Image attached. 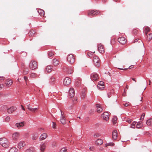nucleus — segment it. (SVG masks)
Wrapping results in <instances>:
<instances>
[{"label":"nucleus","instance_id":"21","mask_svg":"<svg viewBox=\"0 0 152 152\" xmlns=\"http://www.w3.org/2000/svg\"><path fill=\"white\" fill-rule=\"evenodd\" d=\"M112 138L113 140H115L116 139L117 137V131L116 130H114L112 132Z\"/></svg>","mask_w":152,"mask_h":152},{"label":"nucleus","instance_id":"15","mask_svg":"<svg viewBox=\"0 0 152 152\" xmlns=\"http://www.w3.org/2000/svg\"><path fill=\"white\" fill-rule=\"evenodd\" d=\"M109 114L106 112L104 113L102 115V117L103 119L106 121H107L109 118Z\"/></svg>","mask_w":152,"mask_h":152},{"label":"nucleus","instance_id":"37","mask_svg":"<svg viewBox=\"0 0 152 152\" xmlns=\"http://www.w3.org/2000/svg\"><path fill=\"white\" fill-rule=\"evenodd\" d=\"M38 12L41 16H42L44 15V12L43 10H40L38 11Z\"/></svg>","mask_w":152,"mask_h":152},{"label":"nucleus","instance_id":"2","mask_svg":"<svg viewBox=\"0 0 152 152\" xmlns=\"http://www.w3.org/2000/svg\"><path fill=\"white\" fill-rule=\"evenodd\" d=\"M93 61L94 65L97 67H99L100 65V62L99 58L97 56L93 57Z\"/></svg>","mask_w":152,"mask_h":152},{"label":"nucleus","instance_id":"8","mask_svg":"<svg viewBox=\"0 0 152 152\" xmlns=\"http://www.w3.org/2000/svg\"><path fill=\"white\" fill-rule=\"evenodd\" d=\"M118 41L121 44L124 45L125 44L127 41L126 39L124 37H120L118 39Z\"/></svg>","mask_w":152,"mask_h":152},{"label":"nucleus","instance_id":"53","mask_svg":"<svg viewBox=\"0 0 152 152\" xmlns=\"http://www.w3.org/2000/svg\"><path fill=\"white\" fill-rule=\"evenodd\" d=\"M56 145V142H53L52 144V146H55Z\"/></svg>","mask_w":152,"mask_h":152},{"label":"nucleus","instance_id":"13","mask_svg":"<svg viewBox=\"0 0 152 152\" xmlns=\"http://www.w3.org/2000/svg\"><path fill=\"white\" fill-rule=\"evenodd\" d=\"M98 49L99 53H104V49L103 46L101 43L98 45Z\"/></svg>","mask_w":152,"mask_h":152},{"label":"nucleus","instance_id":"41","mask_svg":"<svg viewBox=\"0 0 152 152\" xmlns=\"http://www.w3.org/2000/svg\"><path fill=\"white\" fill-rule=\"evenodd\" d=\"M52 127L54 129H56V123L54 122H52Z\"/></svg>","mask_w":152,"mask_h":152},{"label":"nucleus","instance_id":"31","mask_svg":"<svg viewBox=\"0 0 152 152\" xmlns=\"http://www.w3.org/2000/svg\"><path fill=\"white\" fill-rule=\"evenodd\" d=\"M152 38V34H149L148 35H147V39L148 41H150L151 39Z\"/></svg>","mask_w":152,"mask_h":152},{"label":"nucleus","instance_id":"38","mask_svg":"<svg viewBox=\"0 0 152 152\" xmlns=\"http://www.w3.org/2000/svg\"><path fill=\"white\" fill-rule=\"evenodd\" d=\"M117 118L116 117H114L113 119V122L114 124H115L116 123V120Z\"/></svg>","mask_w":152,"mask_h":152},{"label":"nucleus","instance_id":"45","mask_svg":"<svg viewBox=\"0 0 152 152\" xmlns=\"http://www.w3.org/2000/svg\"><path fill=\"white\" fill-rule=\"evenodd\" d=\"M100 136V134L98 133H95L94 135V137H98Z\"/></svg>","mask_w":152,"mask_h":152},{"label":"nucleus","instance_id":"14","mask_svg":"<svg viewBox=\"0 0 152 152\" xmlns=\"http://www.w3.org/2000/svg\"><path fill=\"white\" fill-rule=\"evenodd\" d=\"M75 95V91L73 88H71L69 91L68 96L70 98H72Z\"/></svg>","mask_w":152,"mask_h":152},{"label":"nucleus","instance_id":"6","mask_svg":"<svg viewBox=\"0 0 152 152\" xmlns=\"http://www.w3.org/2000/svg\"><path fill=\"white\" fill-rule=\"evenodd\" d=\"M61 112V116L60 118V121L63 124H64L66 123V120L65 116L64 115V113L62 112L60 110Z\"/></svg>","mask_w":152,"mask_h":152},{"label":"nucleus","instance_id":"19","mask_svg":"<svg viewBox=\"0 0 152 152\" xmlns=\"http://www.w3.org/2000/svg\"><path fill=\"white\" fill-rule=\"evenodd\" d=\"M26 145L24 141H20L18 144V147L19 149H21Z\"/></svg>","mask_w":152,"mask_h":152},{"label":"nucleus","instance_id":"57","mask_svg":"<svg viewBox=\"0 0 152 152\" xmlns=\"http://www.w3.org/2000/svg\"><path fill=\"white\" fill-rule=\"evenodd\" d=\"M4 87V86L3 85H1V84H0V89L3 88Z\"/></svg>","mask_w":152,"mask_h":152},{"label":"nucleus","instance_id":"33","mask_svg":"<svg viewBox=\"0 0 152 152\" xmlns=\"http://www.w3.org/2000/svg\"><path fill=\"white\" fill-rule=\"evenodd\" d=\"M38 109H39L38 107L35 108H31V110H30V111H31V112H32L34 113V112H35L37 111Z\"/></svg>","mask_w":152,"mask_h":152},{"label":"nucleus","instance_id":"5","mask_svg":"<svg viewBox=\"0 0 152 152\" xmlns=\"http://www.w3.org/2000/svg\"><path fill=\"white\" fill-rule=\"evenodd\" d=\"M67 60L69 63H73L75 61V58L73 55L71 54H69L67 56Z\"/></svg>","mask_w":152,"mask_h":152},{"label":"nucleus","instance_id":"42","mask_svg":"<svg viewBox=\"0 0 152 152\" xmlns=\"http://www.w3.org/2000/svg\"><path fill=\"white\" fill-rule=\"evenodd\" d=\"M54 54L53 52L50 51V52H49V53H48V56L50 57L52 56H53L54 55Z\"/></svg>","mask_w":152,"mask_h":152},{"label":"nucleus","instance_id":"52","mask_svg":"<svg viewBox=\"0 0 152 152\" xmlns=\"http://www.w3.org/2000/svg\"><path fill=\"white\" fill-rule=\"evenodd\" d=\"M91 53H92V52H91L90 53H88V56L91 57V56L92 55V54Z\"/></svg>","mask_w":152,"mask_h":152},{"label":"nucleus","instance_id":"55","mask_svg":"<svg viewBox=\"0 0 152 152\" xmlns=\"http://www.w3.org/2000/svg\"><path fill=\"white\" fill-rule=\"evenodd\" d=\"M4 77H0V81L1 80H4Z\"/></svg>","mask_w":152,"mask_h":152},{"label":"nucleus","instance_id":"46","mask_svg":"<svg viewBox=\"0 0 152 152\" xmlns=\"http://www.w3.org/2000/svg\"><path fill=\"white\" fill-rule=\"evenodd\" d=\"M132 121V119L130 118H127L126 120V121L129 123H130Z\"/></svg>","mask_w":152,"mask_h":152},{"label":"nucleus","instance_id":"63","mask_svg":"<svg viewBox=\"0 0 152 152\" xmlns=\"http://www.w3.org/2000/svg\"><path fill=\"white\" fill-rule=\"evenodd\" d=\"M138 40L137 39H135V40H134V42H137L138 41Z\"/></svg>","mask_w":152,"mask_h":152},{"label":"nucleus","instance_id":"44","mask_svg":"<svg viewBox=\"0 0 152 152\" xmlns=\"http://www.w3.org/2000/svg\"><path fill=\"white\" fill-rule=\"evenodd\" d=\"M37 75L35 73H32L31 75V77L32 78H34L36 77Z\"/></svg>","mask_w":152,"mask_h":152},{"label":"nucleus","instance_id":"47","mask_svg":"<svg viewBox=\"0 0 152 152\" xmlns=\"http://www.w3.org/2000/svg\"><path fill=\"white\" fill-rule=\"evenodd\" d=\"M28 70H26V69H24L23 71V74L24 75H26L28 73Z\"/></svg>","mask_w":152,"mask_h":152},{"label":"nucleus","instance_id":"56","mask_svg":"<svg viewBox=\"0 0 152 152\" xmlns=\"http://www.w3.org/2000/svg\"><path fill=\"white\" fill-rule=\"evenodd\" d=\"M38 130H39V131H42V130H44V129L43 128H39L38 129Z\"/></svg>","mask_w":152,"mask_h":152},{"label":"nucleus","instance_id":"4","mask_svg":"<svg viewBox=\"0 0 152 152\" xmlns=\"http://www.w3.org/2000/svg\"><path fill=\"white\" fill-rule=\"evenodd\" d=\"M47 143L45 142L41 143L39 147V149L40 152H44L46 147Z\"/></svg>","mask_w":152,"mask_h":152},{"label":"nucleus","instance_id":"29","mask_svg":"<svg viewBox=\"0 0 152 152\" xmlns=\"http://www.w3.org/2000/svg\"><path fill=\"white\" fill-rule=\"evenodd\" d=\"M17 149L14 147H13L11 148L9 151V152H17Z\"/></svg>","mask_w":152,"mask_h":152},{"label":"nucleus","instance_id":"23","mask_svg":"<svg viewBox=\"0 0 152 152\" xmlns=\"http://www.w3.org/2000/svg\"><path fill=\"white\" fill-rule=\"evenodd\" d=\"M136 128L139 129L143 126V123L142 121H139L136 124Z\"/></svg>","mask_w":152,"mask_h":152},{"label":"nucleus","instance_id":"64","mask_svg":"<svg viewBox=\"0 0 152 152\" xmlns=\"http://www.w3.org/2000/svg\"><path fill=\"white\" fill-rule=\"evenodd\" d=\"M149 85H151V80H149Z\"/></svg>","mask_w":152,"mask_h":152},{"label":"nucleus","instance_id":"11","mask_svg":"<svg viewBox=\"0 0 152 152\" xmlns=\"http://www.w3.org/2000/svg\"><path fill=\"white\" fill-rule=\"evenodd\" d=\"M99 13L98 11L94 10H89L88 12V15L89 16H91L94 15H97Z\"/></svg>","mask_w":152,"mask_h":152},{"label":"nucleus","instance_id":"34","mask_svg":"<svg viewBox=\"0 0 152 152\" xmlns=\"http://www.w3.org/2000/svg\"><path fill=\"white\" fill-rule=\"evenodd\" d=\"M137 122L136 121H133L131 124V127L132 128H135Z\"/></svg>","mask_w":152,"mask_h":152},{"label":"nucleus","instance_id":"22","mask_svg":"<svg viewBox=\"0 0 152 152\" xmlns=\"http://www.w3.org/2000/svg\"><path fill=\"white\" fill-rule=\"evenodd\" d=\"M13 83V81L12 80L7 79L6 83V84L7 86L9 87L11 86Z\"/></svg>","mask_w":152,"mask_h":152},{"label":"nucleus","instance_id":"24","mask_svg":"<svg viewBox=\"0 0 152 152\" xmlns=\"http://www.w3.org/2000/svg\"><path fill=\"white\" fill-rule=\"evenodd\" d=\"M59 61L56 58L53 59V64L54 66L58 65L59 64Z\"/></svg>","mask_w":152,"mask_h":152},{"label":"nucleus","instance_id":"3","mask_svg":"<svg viewBox=\"0 0 152 152\" xmlns=\"http://www.w3.org/2000/svg\"><path fill=\"white\" fill-rule=\"evenodd\" d=\"M30 68L32 70H33L36 69L37 67V64L36 61L34 60L31 61L29 65Z\"/></svg>","mask_w":152,"mask_h":152},{"label":"nucleus","instance_id":"27","mask_svg":"<svg viewBox=\"0 0 152 152\" xmlns=\"http://www.w3.org/2000/svg\"><path fill=\"white\" fill-rule=\"evenodd\" d=\"M146 124L149 126H152V118L148 119L146 122Z\"/></svg>","mask_w":152,"mask_h":152},{"label":"nucleus","instance_id":"12","mask_svg":"<svg viewBox=\"0 0 152 152\" xmlns=\"http://www.w3.org/2000/svg\"><path fill=\"white\" fill-rule=\"evenodd\" d=\"M91 79L94 81L97 80L98 79V75L96 73H93L91 75Z\"/></svg>","mask_w":152,"mask_h":152},{"label":"nucleus","instance_id":"9","mask_svg":"<svg viewBox=\"0 0 152 152\" xmlns=\"http://www.w3.org/2000/svg\"><path fill=\"white\" fill-rule=\"evenodd\" d=\"M20 133L16 132L12 134L13 140L15 141H17L20 136Z\"/></svg>","mask_w":152,"mask_h":152},{"label":"nucleus","instance_id":"20","mask_svg":"<svg viewBox=\"0 0 152 152\" xmlns=\"http://www.w3.org/2000/svg\"><path fill=\"white\" fill-rule=\"evenodd\" d=\"M96 108L97 111L98 113H100L102 112L103 110V108L102 106L99 104H96Z\"/></svg>","mask_w":152,"mask_h":152},{"label":"nucleus","instance_id":"61","mask_svg":"<svg viewBox=\"0 0 152 152\" xmlns=\"http://www.w3.org/2000/svg\"><path fill=\"white\" fill-rule=\"evenodd\" d=\"M132 80H133V81H134L135 82H136V80H135V79L134 78H132Z\"/></svg>","mask_w":152,"mask_h":152},{"label":"nucleus","instance_id":"36","mask_svg":"<svg viewBox=\"0 0 152 152\" xmlns=\"http://www.w3.org/2000/svg\"><path fill=\"white\" fill-rule=\"evenodd\" d=\"M114 145V143L111 142H109L107 143H106L105 144V146L106 147H107L108 146H113Z\"/></svg>","mask_w":152,"mask_h":152},{"label":"nucleus","instance_id":"17","mask_svg":"<svg viewBox=\"0 0 152 152\" xmlns=\"http://www.w3.org/2000/svg\"><path fill=\"white\" fill-rule=\"evenodd\" d=\"M25 122L22 121L20 123H17L15 124V126L17 128L19 129L20 128L23 126L24 125Z\"/></svg>","mask_w":152,"mask_h":152},{"label":"nucleus","instance_id":"16","mask_svg":"<svg viewBox=\"0 0 152 152\" xmlns=\"http://www.w3.org/2000/svg\"><path fill=\"white\" fill-rule=\"evenodd\" d=\"M48 136V134L46 133H42L39 137V140L40 141L44 140Z\"/></svg>","mask_w":152,"mask_h":152},{"label":"nucleus","instance_id":"50","mask_svg":"<svg viewBox=\"0 0 152 152\" xmlns=\"http://www.w3.org/2000/svg\"><path fill=\"white\" fill-rule=\"evenodd\" d=\"M24 79L26 81V85H27V82L28 80V79L27 77L26 76H24Z\"/></svg>","mask_w":152,"mask_h":152},{"label":"nucleus","instance_id":"40","mask_svg":"<svg viewBox=\"0 0 152 152\" xmlns=\"http://www.w3.org/2000/svg\"><path fill=\"white\" fill-rule=\"evenodd\" d=\"M10 120V118L9 116H7L5 118V121L7 122H9Z\"/></svg>","mask_w":152,"mask_h":152},{"label":"nucleus","instance_id":"35","mask_svg":"<svg viewBox=\"0 0 152 152\" xmlns=\"http://www.w3.org/2000/svg\"><path fill=\"white\" fill-rule=\"evenodd\" d=\"M35 32L33 30H31L28 33V34L30 36H32L35 34Z\"/></svg>","mask_w":152,"mask_h":152},{"label":"nucleus","instance_id":"28","mask_svg":"<svg viewBox=\"0 0 152 152\" xmlns=\"http://www.w3.org/2000/svg\"><path fill=\"white\" fill-rule=\"evenodd\" d=\"M52 70V68L51 66H48L46 68V71L48 73L51 72Z\"/></svg>","mask_w":152,"mask_h":152},{"label":"nucleus","instance_id":"18","mask_svg":"<svg viewBox=\"0 0 152 152\" xmlns=\"http://www.w3.org/2000/svg\"><path fill=\"white\" fill-rule=\"evenodd\" d=\"M97 87L100 90H102L104 89V84L103 81H100L97 86Z\"/></svg>","mask_w":152,"mask_h":152},{"label":"nucleus","instance_id":"1","mask_svg":"<svg viewBox=\"0 0 152 152\" xmlns=\"http://www.w3.org/2000/svg\"><path fill=\"white\" fill-rule=\"evenodd\" d=\"M0 144L4 147L7 148L9 145L8 140L5 138H2L0 139Z\"/></svg>","mask_w":152,"mask_h":152},{"label":"nucleus","instance_id":"58","mask_svg":"<svg viewBox=\"0 0 152 152\" xmlns=\"http://www.w3.org/2000/svg\"><path fill=\"white\" fill-rule=\"evenodd\" d=\"M133 65H131L129 67V68L131 69L133 67Z\"/></svg>","mask_w":152,"mask_h":152},{"label":"nucleus","instance_id":"60","mask_svg":"<svg viewBox=\"0 0 152 152\" xmlns=\"http://www.w3.org/2000/svg\"><path fill=\"white\" fill-rule=\"evenodd\" d=\"M21 107H22V110H25V109L24 108V107L22 105H21Z\"/></svg>","mask_w":152,"mask_h":152},{"label":"nucleus","instance_id":"30","mask_svg":"<svg viewBox=\"0 0 152 152\" xmlns=\"http://www.w3.org/2000/svg\"><path fill=\"white\" fill-rule=\"evenodd\" d=\"M55 81V78L53 77H51L50 79V83L51 84H53Z\"/></svg>","mask_w":152,"mask_h":152},{"label":"nucleus","instance_id":"51","mask_svg":"<svg viewBox=\"0 0 152 152\" xmlns=\"http://www.w3.org/2000/svg\"><path fill=\"white\" fill-rule=\"evenodd\" d=\"M27 109L29 110H30L31 107H30V104H28V105H27Z\"/></svg>","mask_w":152,"mask_h":152},{"label":"nucleus","instance_id":"7","mask_svg":"<svg viewBox=\"0 0 152 152\" xmlns=\"http://www.w3.org/2000/svg\"><path fill=\"white\" fill-rule=\"evenodd\" d=\"M63 69L64 72H67L69 74H70L73 72L72 68L71 67L68 68L66 66H64Z\"/></svg>","mask_w":152,"mask_h":152},{"label":"nucleus","instance_id":"49","mask_svg":"<svg viewBox=\"0 0 152 152\" xmlns=\"http://www.w3.org/2000/svg\"><path fill=\"white\" fill-rule=\"evenodd\" d=\"M89 149L90 151H94L95 150V148L94 146L91 147L89 148Z\"/></svg>","mask_w":152,"mask_h":152},{"label":"nucleus","instance_id":"59","mask_svg":"<svg viewBox=\"0 0 152 152\" xmlns=\"http://www.w3.org/2000/svg\"><path fill=\"white\" fill-rule=\"evenodd\" d=\"M118 69H121V70H126L127 69V68L123 69V68H118Z\"/></svg>","mask_w":152,"mask_h":152},{"label":"nucleus","instance_id":"43","mask_svg":"<svg viewBox=\"0 0 152 152\" xmlns=\"http://www.w3.org/2000/svg\"><path fill=\"white\" fill-rule=\"evenodd\" d=\"M145 116V113H142L141 116L140 118V120H143Z\"/></svg>","mask_w":152,"mask_h":152},{"label":"nucleus","instance_id":"32","mask_svg":"<svg viewBox=\"0 0 152 152\" xmlns=\"http://www.w3.org/2000/svg\"><path fill=\"white\" fill-rule=\"evenodd\" d=\"M150 29L149 27H146L145 28V33L147 35L148 32L150 31Z\"/></svg>","mask_w":152,"mask_h":152},{"label":"nucleus","instance_id":"62","mask_svg":"<svg viewBox=\"0 0 152 152\" xmlns=\"http://www.w3.org/2000/svg\"><path fill=\"white\" fill-rule=\"evenodd\" d=\"M107 95H108V97H110V93H108L107 94Z\"/></svg>","mask_w":152,"mask_h":152},{"label":"nucleus","instance_id":"39","mask_svg":"<svg viewBox=\"0 0 152 152\" xmlns=\"http://www.w3.org/2000/svg\"><path fill=\"white\" fill-rule=\"evenodd\" d=\"M67 149L65 148H62L60 150L59 152H66Z\"/></svg>","mask_w":152,"mask_h":152},{"label":"nucleus","instance_id":"48","mask_svg":"<svg viewBox=\"0 0 152 152\" xmlns=\"http://www.w3.org/2000/svg\"><path fill=\"white\" fill-rule=\"evenodd\" d=\"M26 152H33V151L30 149H28L26 150Z\"/></svg>","mask_w":152,"mask_h":152},{"label":"nucleus","instance_id":"10","mask_svg":"<svg viewBox=\"0 0 152 152\" xmlns=\"http://www.w3.org/2000/svg\"><path fill=\"white\" fill-rule=\"evenodd\" d=\"M71 79L68 77H66L64 80L63 84L66 86L70 84L71 83Z\"/></svg>","mask_w":152,"mask_h":152},{"label":"nucleus","instance_id":"26","mask_svg":"<svg viewBox=\"0 0 152 152\" xmlns=\"http://www.w3.org/2000/svg\"><path fill=\"white\" fill-rule=\"evenodd\" d=\"M15 110V108L13 107H10L7 109V111L9 113H11L13 112Z\"/></svg>","mask_w":152,"mask_h":152},{"label":"nucleus","instance_id":"25","mask_svg":"<svg viewBox=\"0 0 152 152\" xmlns=\"http://www.w3.org/2000/svg\"><path fill=\"white\" fill-rule=\"evenodd\" d=\"M96 144L97 145H101L103 143V140L101 139H98L95 141Z\"/></svg>","mask_w":152,"mask_h":152},{"label":"nucleus","instance_id":"54","mask_svg":"<svg viewBox=\"0 0 152 152\" xmlns=\"http://www.w3.org/2000/svg\"><path fill=\"white\" fill-rule=\"evenodd\" d=\"M124 106L126 107H127L129 105V104L127 103H125L124 104Z\"/></svg>","mask_w":152,"mask_h":152}]
</instances>
